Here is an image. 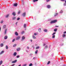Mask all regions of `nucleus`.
<instances>
[{"label": "nucleus", "mask_w": 66, "mask_h": 66, "mask_svg": "<svg viewBox=\"0 0 66 66\" xmlns=\"http://www.w3.org/2000/svg\"><path fill=\"white\" fill-rule=\"evenodd\" d=\"M57 20H55L53 21H51L50 22V24H52V23H55L56 22Z\"/></svg>", "instance_id": "obj_1"}, {"label": "nucleus", "mask_w": 66, "mask_h": 66, "mask_svg": "<svg viewBox=\"0 0 66 66\" xmlns=\"http://www.w3.org/2000/svg\"><path fill=\"white\" fill-rule=\"evenodd\" d=\"M56 34V32H54L53 33V34H52V35L53 36H52L53 38H55V34Z\"/></svg>", "instance_id": "obj_2"}, {"label": "nucleus", "mask_w": 66, "mask_h": 66, "mask_svg": "<svg viewBox=\"0 0 66 66\" xmlns=\"http://www.w3.org/2000/svg\"><path fill=\"white\" fill-rule=\"evenodd\" d=\"M20 36H18L16 37V40H19V39L20 38Z\"/></svg>", "instance_id": "obj_3"}, {"label": "nucleus", "mask_w": 66, "mask_h": 66, "mask_svg": "<svg viewBox=\"0 0 66 66\" xmlns=\"http://www.w3.org/2000/svg\"><path fill=\"white\" fill-rule=\"evenodd\" d=\"M6 25H3V29H5L6 28Z\"/></svg>", "instance_id": "obj_4"}, {"label": "nucleus", "mask_w": 66, "mask_h": 66, "mask_svg": "<svg viewBox=\"0 0 66 66\" xmlns=\"http://www.w3.org/2000/svg\"><path fill=\"white\" fill-rule=\"evenodd\" d=\"M24 39H25V37L24 36H23L22 37V40H24Z\"/></svg>", "instance_id": "obj_5"}, {"label": "nucleus", "mask_w": 66, "mask_h": 66, "mask_svg": "<svg viewBox=\"0 0 66 66\" xmlns=\"http://www.w3.org/2000/svg\"><path fill=\"white\" fill-rule=\"evenodd\" d=\"M16 62H17V60H15L14 61H13L12 62V63H16Z\"/></svg>", "instance_id": "obj_6"}, {"label": "nucleus", "mask_w": 66, "mask_h": 66, "mask_svg": "<svg viewBox=\"0 0 66 66\" xmlns=\"http://www.w3.org/2000/svg\"><path fill=\"white\" fill-rule=\"evenodd\" d=\"M20 49H21V48H20L19 47L17 48L16 49L17 51H19L20 50Z\"/></svg>", "instance_id": "obj_7"}, {"label": "nucleus", "mask_w": 66, "mask_h": 66, "mask_svg": "<svg viewBox=\"0 0 66 66\" xmlns=\"http://www.w3.org/2000/svg\"><path fill=\"white\" fill-rule=\"evenodd\" d=\"M12 14L14 16H15L16 15V13L15 12H13L12 13Z\"/></svg>", "instance_id": "obj_8"}, {"label": "nucleus", "mask_w": 66, "mask_h": 66, "mask_svg": "<svg viewBox=\"0 0 66 66\" xmlns=\"http://www.w3.org/2000/svg\"><path fill=\"white\" fill-rule=\"evenodd\" d=\"M15 35H16V36H18V34L17 32H15Z\"/></svg>", "instance_id": "obj_9"}, {"label": "nucleus", "mask_w": 66, "mask_h": 66, "mask_svg": "<svg viewBox=\"0 0 66 66\" xmlns=\"http://www.w3.org/2000/svg\"><path fill=\"white\" fill-rule=\"evenodd\" d=\"M4 51H1V52L0 53V54H3V53H4Z\"/></svg>", "instance_id": "obj_10"}, {"label": "nucleus", "mask_w": 66, "mask_h": 66, "mask_svg": "<svg viewBox=\"0 0 66 66\" xmlns=\"http://www.w3.org/2000/svg\"><path fill=\"white\" fill-rule=\"evenodd\" d=\"M3 63V61H2V60L0 61V66L1 65V64H2Z\"/></svg>", "instance_id": "obj_11"}, {"label": "nucleus", "mask_w": 66, "mask_h": 66, "mask_svg": "<svg viewBox=\"0 0 66 66\" xmlns=\"http://www.w3.org/2000/svg\"><path fill=\"white\" fill-rule=\"evenodd\" d=\"M17 55V53L15 52L13 54V55L14 56H16Z\"/></svg>", "instance_id": "obj_12"}, {"label": "nucleus", "mask_w": 66, "mask_h": 66, "mask_svg": "<svg viewBox=\"0 0 66 66\" xmlns=\"http://www.w3.org/2000/svg\"><path fill=\"white\" fill-rule=\"evenodd\" d=\"M41 28H39L38 29V31L39 32H42V31L41 30Z\"/></svg>", "instance_id": "obj_13"}, {"label": "nucleus", "mask_w": 66, "mask_h": 66, "mask_svg": "<svg viewBox=\"0 0 66 66\" xmlns=\"http://www.w3.org/2000/svg\"><path fill=\"white\" fill-rule=\"evenodd\" d=\"M4 38L5 39H6L7 38V36H5L4 37Z\"/></svg>", "instance_id": "obj_14"}, {"label": "nucleus", "mask_w": 66, "mask_h": 66, "mask_svg": "<svg viewBox=\"0 0 66 66\" xmlns=\"http://www.w3.org/2000/svg\"><path fill=\"white\" fill-rule=\"evenodd\" d=\"M3 46H4V45H3V43H2L0 45V46L1 47H3Z\"/></svg>", "instance_id": "obj_15"}, {"label": "nucleus", "mask_w": 66, "mask_h": 66, "mask_svg": "<svg viewBox=\"0 0 66 66\" xmlns=\"http://www.w3.org/2000/svg\"><path fill=\"white\" fill-rule=\"evenodd\" d=\"M6 30H7V29H6L5 30L4 32V34H6Z\"/></svg>", "instance_id": "obj_16"}, {"label": "nucleus", "mask_w": 66, "mask_h": 66, "mask_svg": "<svg viewBox=\"0 0 66 66\" xmlns=\"http://www.w3.org/2000/svg\"><path fill=\"white\" fill-rule=\"evenodd\" d=\"M63 13V11L62 10H61V11L60 12V14H62Z\"/></svg>", "instance_id": "obj_17"}, {"label": "nucleus", "mask_w": 66, "mask_h": 66, "mask_svg": "<svg viewBox=\"0 0 66 66\" xmlns=\"http://www.w3.org/2000/svg\"><path fill=\"white\" fill-rule=\"evenodd\" d=\"M13 5L14 6H17V4L16 3V4H14V5Z\"/></svg>", "instance_id": "obj_18"}, {"label": "nucleus", "mask_w": 66, "mask_h": 66, "mask_svg": "<svg viewBox=\"0 0 66 66\" xmlns=\"http://www.w3.org/2000/svg\"><path fill=\"white\" fill-rule=\"evenodd\" d=\"M22 15L24 17L25 16H26V13L25 12H24L23 14Z\"/></svg>", "instance_id": "obj_19"}, {"label": "nucleus", "mask_w": 66, "mask_h": 66, "mask_svg": "<svg viewBox=\"0 0 66 66\" xmlns=\"http://www.w3.org/2000/svg\"><path fill=\"white\" fill-rule=\"evenodd\" d=\"M32 37L34 39H36V38L33 35H32Z\"/></svg>", "instance_id": "obj_20"}, {"label": "nucleus", "mask_w": 66, "mask_h": 66, "mask_svg": "<svg viewBox=\"0 0 66 66\" xmlns=\"http://www.w3.org/2000/svg\"><path fill=\"white\" fill-rule=\"evenodd\" d=\"M47 7L48 9H50V5H48L47 6Z\"/></svg>", "instance_id": "obj_21"}, {"label": "nucleus", "mask_w": 66, "mask_h": 66, "mask_svg": "<svg viewBox=\"0 0 66 66\" xmlns=\"http://www.w3.org/2000/svg\"><path fill=\"white\" fill-rule=\"evenodd\" d=\"M44 31L45 32H47L48 30L46 29H45L44 30Z\"/></svg>", "instance_id": "obj_22"}, {"label": "nucleus", "mask_w": 66, "mask_h": 66, "mask_svg": "<svg viewBox=\"0 0 66 66\" xmlns=\"http://www.w3.org/2000/svg\"><path fill=\"white\" fill-rule=\"evenodd\" d=\"M57 30V28H55L54 29V32H56V31Z\"/></svg>", "instance_id": "obj_23"}, {"label": "nucleus", "mask_w": 66, "mask_h": 66, "mask_svg": "<svg viewBox=\"0 0 66 66\" xmlns=\"http://www.w3.org/2000/svg\"><path fill=\"white\" fill-rule=\"evenodd\" d=\"M5 48L6 49H8L9 48V47L7 46V45H6L5 46Z\"/></svg>", "instance_id": "obj_24"}, {"label": "nucleus", "mask_w": 66, "mask_h": 66, "mask_svg": "<svg viewBox=\"0 0 66 66\" xmlns=\"http://www.w3.org/2000/svg\"><path fill=\"white\" fill-rule=\"evenodd\" d=\"M20 56L19 55H18L16 56V58H19L20 57Z\"/></svg>", "instance_id": "obj_25"}, {"label": "nucleus", "mask_w": 66, "mask_h": 66, "mask_svg": "<svg viewBox=\"0 0 66 66\" xmlns=\"http://www.w3.org/2000/svg\"><path fill=\"white\" fill-rule=\"evenodd\" d=\"M38 0H33V2H36L37 1H38Z\"/></svg>", "instance_id": "obj_26"}, {"label": "nucleus", "mask_w": 66, "mask_h": 66, "mask_svg": "<svg viewBox=\"0 0 66 66\" xmlns=\"http://www.w3.org/2000/svg\"><path fill=\"white\" fill-rule=\"evenodd\" d=\"M16 19V17H13L12 18V19L13 20H15Z\"/></svg>", "instance_id": "obj_27"}, {"label": "nucleus", "mask_w": 66, "mask_h": 66, "mask_svg": "<svg viewBox=\"0 0 66 66\" xmlns=\"http://www.w3.org/2000/svg\"><path fill=\"white\" fill-rule=\"evenodd\" d=\"M17 46V45L16 44H14L13 46V47H15L16 46Z\"/></svg>", "instance_id": "obj_28"}, {"label": "nucleus", "mask_w": 66, "mask_h": 66, "mask_svg": "<svg viewBox=\"0 0 66 66\" xmlns=\"http://www.w3.org/2000/svg\"><path fill=\"white\" fill-rule=\"evenodd\" d=\"M9 14H8V15H6V18H8V17H9Z\"/></svg>", "instance_id": "obj_29"}, {"label": "nucleus", "mask_w": 66, "mask_h": 66, "mask_svg": "<svg viewBox=\"0 0 66 66\" xmlns=\"http://www.w3.org/2000/svg\"><path fill=\"white\" fill-rule=\"evenodd\" d=\"M58 14H57V13H56L54 14V16H57V15Z\"/></svg>", "instance_id": "obj_30"}, {"label": "nucleus", "mask_w": 66, "mask_h": 66, "mask_svg": "<svg viewBox=\"0 0 66 66\" xmlns=\"http://www.w3.org/2000/svg\"><path fill=\"white\" fill-rule=\"evenodd\" d=\"M24 27L26 28V24H24Z\"/></svg>", "instance_id": "obj_31"}, {"label": "nucleus", "mask_w": 66, "mask_h": 66, "mask_svg": "<svg viewBox=\"0 0 66 66\" xmlns=\"http://www.w3.org/2000/svg\"><path fill=\"white\" fill-rule=\"evenodd\" d=\"M33 64H32V63H30L29 65V66H32V65Z\"/></svg>", "instance_id": "obj_32"}, {"label": "nucleus", "mask_w": 66, "mask_h": 66, "mask_svg": "<svg viewBox=\"0 0 66 66\" xmlns=\"http://www.w3.org/2000/svg\"><path fill=\"white\" fill-rule=\"evenodd\" d=\"M65 36H66V35L65 34H63L62 35V36L63 37H65Z\"/></svg>", "instance_id": "obj_33"}, {"label": "nucleus", "mask_w": 66, "mask_h": 66, "mask_svg": "<svg viewBox=\"0 0 66 66\" xmlns=\"http://www.w3.org/2000/svg\"><path fill=\"white\" fill-rule=\"evenodd\" d=\"M39 46H37L36 47V49H39Z\"/></svg>", "instance_id": "obj_34"}, {"label": "nucleus", "mask_w": 66, "mask_h": 66, "mask_svg": "<svg viewBox=\"0 0 66 66\" xmlns=\"http://www.w3.org/2000/svg\"><path fill=\"white\" fill-rule=\"evenodd\" d=\"M50 61H49L48 62H47V65H48V64H50Z\"/></svg>", "instance_id": "obj_35"}, {"label": "nucleus", "mask_w": 66, "mask_h": 66, "mask_svg": "<svg viewBox=\"0 0 66 66\" xmlns=\"http://www.w3.org/2000/svg\"><path fill=\"white\" fill-rule=\"evenodd\" d=\"M27 65V64H23L22 66H26Z\"/></svg>", "instance_id": "obj_36"}, {"label": "nucleus", "mask_w": 66, "mask_h": 66, "mask_svg": "<svg viewBox=\"0 0 66 66\" xmlns=\"http://www.w3.org/2000/svg\"><path fill=\"white\" fill-rule=\"evenodd\" d=\"M37 52H38V51L37 50L35 52V53L36 54H37Z\"/></svg>", "instance_id": "obj_37"}, {"label": "nucleus", "mask_w": 66, "mask_h": 66, "mask_svg": "<svg viewBox=\"0 0 66 66\" xmlns=\"http://www.w3.org/2000/svg\"><path fill=\"white\" fill-rule=\"evenodd\" d=\"M47 48H48V46H47V45H46V46H45V48L46 49H47Z\"/></svg>", "instance_id": "obj_38"}, {"label": "nucleus", "mask_w": 66, "mask_h": 66, "mask_svg": "<svg viewBox=\"0 0 66 66\" xmlns=\"http://www.w3.org/2000/svg\"><path fill=\"white\" fill-rule=\"evenodd\" d=\"M20 20V18H18L17 19V20Z\"/></svg>", "instance_id": "obj_39"}, {"label": "nucleus", "mask_w": 66, "mask_h": 66, "mask_svg": "<svg viewBox=\"0 0 66 66\" xmlns=\"http://www.w3.org/2000/svg\"><path fill=\"white\" fill-rule=\"evenodd\" d=\"M3 22V21L2 20L1 21V23H2Z\"/></svg>", "instance_id": "obj_40"}, {"label": "nucleus", "mask_w": 66, "mask_h": 66, "mask_svg": "<svg viewBox=\"0 0 66 66\" xmlns=\"http://www.w3.org/2000/svg\"><path fill=\"white\" fill-rule=\"evenodd\" d=\"M15 39H14L12 40V42H14L15 41Z\"/></svg>", "instance_id": "obj_41"}, {"label": "nucleus", "mask_w": 66, "mask_h": 66, "mask_svg": "<svg viewBox=\"0 0 66 66\" xmlns=\"http://www.w3.org/2000/svg\"><path fill=\"white\" fill-rule=\"evenodd\" d=\"M64 59V57H62L61 58V60H63V59Z\"/></svg>", "instance_id": "obj_42"}, {"label": "nucleus", "mask_w": 66, "mask_h": 66, "mask_svg": "<svg viewBox=\"0 0 66 66\" xmlns=\"http://www.w3.org/2000/svg\"><path fill=\"white\" fill-rule=\"evenodd\" d=\"M66 3H64L63 4V5L64 6H66Z\"/></svg>", "instance_id": "obj_43"}, {"label": "nucleus", "mask_w": 66, "mask_h": 66, "mask_svg": "<svg viewBox=\"0 0 66 66\" xmlns=\"http://www.w3.org/2000/svg\"><path fill=\"white\" fill-rule=\"evenodd\" d=\"M30 56H32V55H33V54H30Z\"/></svg>", "instance_id": "obj_44"}, {"label": "nucleus", "mask_w": 66, "mask_h": 66, "mask_svg": "<svg viewBox=\"0 0 66 66\" xmlns=\"http://www.w3.org/2000/svg\"><path fill=\"white\" fill-rule=\"evenodd\" d=\"M20 11H19L18 12V14H20Z\"/></svg>", "instance_id": "obj_45"}, {"label": "nucleus", "mask_w": 66, "mask_h": 66, "mask_svg": "<svg viewBox=\"0 0 66 66\" xmlns=\"http://www.w3.org/2000/svg\"><path fill=\"white\" fill-rule=\"evenodd\" d=\"M50 0H46V2H49V1H50Z\"/></svg>", "instance_id": "obj_46"}, {"label": "nucleus", "mask_w": 66, "mask_h": 66, "mask_svg": "<svg viewBox=\"0 0 66 66\" xmlns=\"http://www.w3.org/2000/svg\"><path fill=\"white\" fill-rule=\"evenodd\" d=\"M24 2V1H23V0H22V3H23Z\"/></svg>", "instance_id": "obj_47"}, {"label": "nucleus", "mask_w": 66, "mask_h": 66, "mask_svg": "<svg viewBox=\"0 0 66 66\" xmlns=\"http://www.w3.org/2000/svg\"><path fill=\"white\" fill-rule=\"evenodd\" d=\"M24 32L23 31L21 32V34H23V33H24Z\"/></svg>", "instance_id": "obj_48"}, {"label": "nucleus", "mask_w": 66, "mask_h": 66, "mask_svg": "<svg viewBox=\"0 0 66 66\" xmlns=\"http://www.w3.org/2000/svg\"><path fill=\"white\" fill-rule=\"evenodd\" d=\"M18 23V22H16V23H15V24L16 25V26H17V23Z\"/></svg>", "instance_id": "obj_49"}, {"label": "nucleus", "mask_w": 66, "mask_h": 66, "mask_svg": "<svg viewBox=\"0 0 66 66\" xmlns=\"http://www.w3.org/2000/svg\"><path fill=\"white\" fill-rule=\"evenodd\" d=\"M27 49H29V46H27Z\"/></svg>", "instance_id": "obj_50"}, {"label": "nucleus", "mask_w": 66, "mask_h": 66, "mask_svg": "<svg viewBox=\"0 0 66 66\" xmlns=\"http://www.w3.org/2000/svg\"><path fill=\"white\" fill-rule=\"evenodd\" d=\"M34 35H37V34H36V33H34Z\"/></svg>", "instance_id": "obj_51"}, {"label": "nucleus", "mask_w": 66, "mask_h": 66, "mask_svg": "<svg viewBox=\"0 0 66 66\" xmlns=\"http://www.w3.org/2000/svg\"><path fill=\"white\" fill-rule=\"evenodd\" d=\"M66 0H61V1H65Z\"/></svg>", "instance_id": "obj_52"}, {"label": "nucleus", "mask_w": 66, "mask_h": 66, "mask_svg": "<svg viewBox=\"0 0 66 66\" xmlns=\"http://www.w3.org/2000/svg\"><path fill=\"white\" fill-rule=\"evenodd\" d=\"M46 44H44L43 45V46H45V45H46Z\"/></svg>", "instance_id": "obj_53"}, {"label": "nucleus", "mask_w": 66, "mask_h": 66, "mask_svg": "<svg viewBox=\"0 0 66 66\" xmlns=\"http://www.w3.org/2000/svg\"><path fill=\"white\" fill-rule=\"evenodd\" d=\"M35 57H34L33 59L34 60H35Z\"/></svg>", "instance_id": "obj_54"}, {"label": "nucleus", "mask_w": 66, "mask_h": 66, "mask_svg": "<svg viewBox=\"0 0 66 66\" xmlns=\"http://www.w3.org/2000/svg\"><path fill=\"white\" fill-rule=\"evenodd\" d=\"M1 27H0V32L1 31Z\"/></svg>", "instance_id": "obj_55"}, {"label": "nucleus", "mask_w": 66, "mask_h": 66, "mask_svg": "<svg viewBox=\"0 0 66 66\" xmlns=\"http://www.w3.org/2000/svg\"><path fill=\"white\" fill-rule=\"evenodd\" d=\"M51 20V18H50L49 19V20Z\"/></svg>", "instance_id": "obj_56"}, {"label": "nucleus", "mask_w": 66, "mask_h": 66, "mask_svg": "<svg viewBox=\"0 0 66 66\" xmlns=\"http://www.w3.org/2000/svg\"><path fill=\"white\" fill-rule=\"evenodd\" d=\"M64 34H65V33H66V31H65L64 32Z\"/></svg>", "instance_id": "obj_57"}, {"label": "nucleus", "mask_w": 66, "mask_h": 66, "mask_svg": "<svg viewBox=\"0 0 66 66\" xmlns=\"http://www.w3.org/2000/svg\"><path fill=\"white\" fill-rule=\"evenodd\" d=\"M63 45H64V44H62V45H61V46H63Z\"/></svg>", "instance_id": "obj_58"}, {"label": "nucleus", "mask_w": 66, "mask_h": 66, "mask_svg": "<svg viewBox=\"0 0 66 66\" xmlns=\"http://www.w3.org/2000/svg\"><path fill=\"white\" fill-rule=\"evenodd\" d=\"M55 27H58L59 26H55Z\"/></svg>", "instance_id": "obj_59"}, {"label": "nucleus", "mask_w": 66, "mask_h": 66, "mask_svg": "<svg viewBox=\"0 0 66 66\" xmlns=\"http://www.w3.org/2000/svg\"><path fill=\"white\" fill-rule=\"evenodd\" d=\"M26 51L27 52H28V51H27V50H26Z\"/></svg>", "instance_id": "obj_60"}, {"label": "nucleus", "mask_w": 66, "mask_h": 66, "mask_svg": "<svg viewBox=\"0 0 66 66\" xmlns=\"http://www.w3.org/2000/svg\"><path fill=\"white\" fill-rule=\"evenodd\" d=\"M30 41H31V42H32V40H30Z\"/></svg>", "instance_id": "obj_61"}, {"label": "nucleus", "mask_w": 66, "mask_h": 66, "mask_svg": "<svg viewBox=\"0 0 66 66\" xmlns=\"http://www.w3.org/2000/svg\"><path fill=\"white\" fill-rule=\"evenodd\" d=\"M65 3H66V0L65 1Z\"/></svg>", "instance_id": "obj_62"}, {"label": "nucleus", "mask_w": 66, "mask_h": 66, "mask_svg": "<svg viewBox=\"0 0 66 66\" xmlns=\"http://www.w3.org/2000/svg\"><path fill=\"white\" fill-rule=\"evenodd\" d=\"M63 66H66V65H63Z\"/></svg>", "instance_id": "obj_63"}, {"label": "nucleus", "mask_w": 66, "mask_h": 66, "mask_svg": "<svg viewBox=\"0 0 66 66\" xmlns=\"http://www.w3.org/2000/svg\"><path fill=\"white\" fill-rule=\"evenodd\" d=\"M2 66H4V65H3Z\"/></svg>", "instance_id": "obj_64"}]
</instances>
